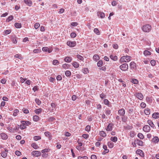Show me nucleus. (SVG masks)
I'll return each instance as SVG.
<instances>
[{
    "label": "nucleus",
    "instance_id": "774afa93",
    "mask_svg": "<svg viewBox=\"0 0 159 159\" xmlns=\"http://www.w3.org/2000/svg\"><path fill=\"white\" fill-rule=\"evenodd\" d=\"M78 159H88V157L84 156V157H78Z\"/></svg>",
    "mask_w": 159,
    "mask_h": 159
},
{
    "label": "nucleus",
    "instance_id": "7ed1b4c3",
    "mask_svg": "<svg viewBox=\"0 0 159 159\" xmlns=\"http://www.w3.org/2000/svg\"><path fill=\"white\" fill-rule=\"evenodd\" d=\"M120 67L121 70L125 71L128 69V65L126 63L123 64L120 66Z\"/></svg>",
    "mask_w": 159,
    "mask_h": 159
},
{
    "label": "nucleus",
    "instance_id": "9d476101",
    "mask_svg": "<svg viewBox=\"0 0 159 159\" xmlns=\"http://www.w3.org/2000/svg\"><path fill=\"white\" fill-rule=\"evenodd\" d=\"M125 110L123 108L120 109L118 111V114L121 116H124L125 114Z\"/></svg>",
    "mask_w": 159,
    "mask_h": 159
},
{
    "label": "nucleus",
    "instance_id": "4d7b16f0",
    "mask_svg": "<svg viewBox=\"0 0 159 159\" xmlns=\"http://www.w3.org/2000/svg\"><path fill=\"white\" fill-rule=\"evenodd\" d=\"M90 126L89 125H87L85 128V130L87 132H89L90 131Z\"/></svg>",
    "mask_w": 159,
    "mask_h": 159
},
{
    "label": "nucleus",
    "instance_id": "1a4fd4ad",
    "mask_svg": "<svg viewBox=\"0 0 159 159\" xmlns=\"http://www.w3.org/2000/svg\"><path fill=\"white\" fill-rule=\"evenodd\" d=\"M4 150L5 151H2L1 153L2 156L4 158L7 157V152H8V150L7 148H5Z\"/></svg>",
    "mask_w": 159,
    "mask_h": 159
},
{
    "label": "nucleus",
    "instance_id": "c756f323",
    "mask_svg": "<svg viewBox=\"0 0 159 159\" xmlns=\"http://www.w3.org/2000/svg\"><path fill=\"white\" fill-rule=\"evenodd\" d=\"M11 39L14 43H17V41L15 36H12L11 38Z\"/></svg>",
    "mask_w": 159,
    "mask_h": 159
},
{
    "label": "nucleus",
    "instance_id": "49530a36",
    "mask_svg": "<svg viewBox=\"0 0 159 159\" xmlns=\"http://www.w3.org/2000/svg\"><path fill=\"white\" fill-rule=\"evenodd\" d=\"M33 139L35 141H37L39 140L40 139H41V137L39 136H36L34 137Z\"/></svg>",
    "mask_w": 159,
    "mask_h": 159
},
{
    "label": "nucleus",
    "instance_id": "cd10ccee",
    "mask_svg": "<svg viewBox=\"0 0 159 159\" xmlns=\"http://www.w3.org/2000/svg\"><path fill=\"white\" fill-rule=\"evenodd\" d=\"M137 144L139 146H143V142L139 139H138L137 140Z\"/></svg>",
    "mask_w": 159,
    "mask_h": 159
},
{
    "label": "nucleus",
    "instance_id": "0eeeda50",
    "mask_svg": "<svg viewBox=\"0 0 159 159\" xmlns=\"http://www.w3.org/2000/svg\"><path fill=\"white\" fill-rule=\"evenodd\" d=\"M31 154L33 156L37 157L40 156L41 154V152L39 151H33Z\"/></svg>",
    "mask_w": 159,
    "mask_h": 159
},
{
    "label": "nucleus",
    "instance_id": "a878e982",
    "mask_svg": "<svg viewBox=\"0 0 159 159\" xmlns=\"http://www.w3.org/2000/svg\"><path fill=\"white\" fill-rule=\"evenodd\" d=\"M93 58L95 61H97L99 59L100 57L98 55L95 54L93 56Z\"/></svg>",
    "mask_w": 159,
    "mask_h": 159
},
{
    "label": "nucleus",
    "instance_id": "052dcab7",
    "mask_svg": "<svg viewBox=\"0 0 159 159\" xmlns=\"http://www.w3.org/2000/svg\"><path fill=\"white\" fill-rule=\"evenodd\" d=\"M26 128V126L22 124L20 125L19 126V128H20L21 129H25Z\"/></svg>",
    "mask_w": 159,
    "mask_h": 159
},
{
    "label": "nucleus",
    "instance_id": "a211bd4d",
    "mask_svg": "<svg viewBox=\"0 0 159 159\" xmlns=\"http://www.w3.org/2000/svg\"><path fill=\"white\" fill-rule=\"evenodd\" d=\"M130 67L131 69H135L136 67V64L134 62H131L130 64Z\"/></svg>",
    "mask_w": 159,
    "mask_h": 159
},
{
    "label": "nucleus",
    "instance_id": "69168bd1",
    "mask_svg": "<svg viewBox=\"0 0 159 159\" xmlns=\"http://www.w3.org/2000/svg\"><path fill=\"white\" fill-rule=\"evenodd\" d=\"M146 106V104L144 102H142L140 104V107L141 108H143Z\"/></svg>",
    "mask_w": 159,
    "mask_h": 159
},
{
    "label": "nucleus",
    "instance_id": "c03bdc74",
    "mask_svg": "<svg viewBox=\"0 0 159 159\" xmlns=\"http://www.w3.org/2000/svg\"><path fill=\"white\" fill-rule=\"evenodd\" d=\"M77 57L79 60L81 61H83V60H84V57L80 55H77Z\"/></svg>",
    "mask_w": 159,
    "mask_h": 159
},
{
    "label": "nucleus",
    "instance_id": "5fc2aeb1",
    "mask_svg": "<svg viewBox=\"0 0 159 159\" xmlns=\"http://www.w3.org/2000/svg\"><path fill=\"white\" fill-rule=\"evenodd\" d=\"M59 62L57 60H54L53 61V64L54 65H57L58 64Z\"/></svg>",
    "mask_w": 159,
    "mask_h": 159
},
{
    "label": "nucleus",
    "instance_id": "e433bc0d",
    "mask_svg": "<svg viewBox=\"0 0 159 159\" xmlns=\"http://www.w3.org/2000/svg\"><path fill=\"white\" fill-rule=\"evenodd\" d=\"M136 153L137 154H139L142 157L143 156V152L141 150H137L136 151Z\"/></svg>",
    "mask_w": 159,
    "mask_h": 159
},
{
    "label": "nucleus",
    "instance_id": "aec40b11",
    "mask_svg": "<svg viewBox=\"0 0 159 159\" xmlns=\"http://www.w3.org/2000/svg\"><path fill=\"white\" fill-rule=\"evenodd\" d=\"M152 117L154 119H157L159 118V113L158 112H155L152 114Z\"/></svg>",
    "mask_w": 159,
    "mask_h": 159
},
{
    "label": "nucleus",
    "instance_id": "5701e85b",
    "mask_svg": "<svg viewBox=\"0 0 159 159\" xmlns=\"http://www.w3.org/2000/svg\"><path fill=\"white\" fill-rule=\"evenodd\" d=\"M14 57L16 58H18L20 60H21L23 59V57H22L21 55L19 54H16L14 56Z\"/></svg>",
    "mask_w": 159,
    "mask_h": 159
},
{
    "label": "nucleus",
    "instance_id": "72a5a7b5",
    "mask_svg": "<svg viewBox=\"0 0 159 159\" xmlns=\"http://www.w3.org/2000/svg\"><path fill=\"white\" fill-rule=\"evenodd\" d=\"M138 137L141 139H143L144 138V136L143 134L141 133H139L137 135Z\"/></svg>",
    "mask_w": 159,
    "mask_h": 159
},
{
    "label": "nucleus",
    "instance_id": "ea45409f",
    "mask_svg": "<svg viewBox=\"0 0 159 159\" xmlns=\"http://www.w3.org/2000/svg\"><path fill=\"white\" fill-rule=\"evenodd\" d=\"M19 112V110L18 109H16L13 111V116H17L18 113Z\"/></svg>",
    "mask_w": 159,
    "mask_h": 159
},
{
    "label": "nucleus",
    "instance_id": "79ce46f5",
    "mask_svg": "<svg viewBox=\"0 0 159 159\" xmlns=\"http://www.w3.org/2000/svg\"><path fill=\"white\" fill-rule=\"evenodd\" d=\"M94 32L97 35H99L100 34V31L97 28H95L94 30Z\"/></svg>",
    "mask_w": 159,
    "mask_h": 159
},
{
    "label": "nucleus",
    "instance_id": "473e14b6",
    "mask_svg": "<svg viewBox=\"0 0 159 159\" xmlns=\"http://www.w3.org/2000/svg\"><path fill=\"white\" fill-rule=\"evenodd\" d=\"M11 32V30L10 29L5 30L4 31V35H6L10 34Z\"/></svg>",
    "mask_w": 159,
    "mask_h": 159
},
{
    "label": "nucleus",
    "instance_id": "338daca9",
    "mask_svg": "<svg viewBox=\"0 0 159 159\" xmlns=\"http://www.w3.org/2000/svg\"><path fill=\"white\" fill-rule=\"evenodd\" d=\"M146 100L147 102H151L152 101V100H151V98L148 97H147L146 98Z\"/></svg>",
    "mask_w": 159,
    "mask_h": 159
},
{
    "label": "nucleus",
    "instance_id": "2f4dec72",
    "mask_svg": "<svg viewBox=\"0 0 159 159\" xmlns=\"http://www.w3.org/2000/svg\"><path fill=\"white\" fill-rule=\"evenodd\" d=\"M145 56H147L148 55H150L151 54V53L150 51H148V50H145L143 52Z\"/></svg>",
    "mask_w": 159,
    "mask_h": 159
},
{
    "label": "nucleus",
    "instance_id": "f3484780",
    "mask_svg": "<svg viewBox=\"0 0 159 159\" xmlns=\"http://www.w3.org/2000/svg\"><path fill=\"white\" fill-rule=\"evenodd\" d=\"M64 60L66 62H70L72 61V58L71 57H67L65 58Z\"/></svg>",
    "mask_w": 159,
    "mask_h": 159
},
{
    "label": "nucleus",
    "instance_id": "8fccbe9b",
    "mask_svg": "<svg viewBox=\"0 0 159 159\" xmlns=\"http://www.w3.org/2000/svg\"><path fill=\"white\" fill-rule=\"evenodd\" d=\"M131 81L132 83H134V84H137L139 82L137 80L135 79H132L131 80Z\"/></svg>",
    "mask_w": 159,
    "mask_h": 159
},
{
    "label": "nucleus",
    "instance_id": "ddd939ff",
    "mask_svg": "<svg viewBox=\"0 0 159 159\" xmlns=\"http://www.w3.org/2000/svg\"><path fill=\"white\" fill-rule=\"evenodd\" d=\"M0 135L2 139L4 140H6L8 138L7 134L5 133H2Z\"/></svg>",
    "mask_w": 159,
    "mask_h": 159
},
{
    "label": "nucleus",
    "instance_id": "c9c22d12",
    "mask_svg": "<svg viewBox=\"0 0 159 159\" xmlns=\"http://www.w3.org/2000/svg\"><path fill=\"white\" fill-rule=\"evenodd\" d=\"M89 70L88 68H85L82 70V71L84 74H87L89 73Z\"/></svg>",
    "mask_w": 159,
    "mask_h": 159
},
{
    "label": "nucleus",
    "instance_id": "680f3d73",
    "mask_svg": "<svg viewBox=\"0 0 159 159\" xmlns=\"http://www.w3.org/2000/svg\"><path fill=\"white\" fill-rule=\"evenodd\" d=\"M150 63L151 65L153 66H155L156 65V61L154 60H152L150 61Z\"/></svg>",
    "mask_w": 159,
    "mask_h": 159
},
{
    "label": "nucleus",
    "instance_id": "6ab92c4d",
    "mask_svg": "<svg viewBox=\"0 0 159 159\" xmlns=\"http://www.w3.org/2000/svg\"><path fill=\"white\" fill-rule=\"evenodd\" d=\"M147 123L152 128L154 129L155 125L151 120H148Z\"/></svg>",
    "mask_w": 159,
    "mask_h": 159
},
{
    "label": "nucleus",
    "instance_id": "4be33fe9",
    "mask_svg": "<svg viewBox=\"0 0 159 159\" xmlns=\"http://www.w3.org/2000/svg\"><path fill=\"white\" fill-rule=\"evenodd\" d=\"M44 134L47 137H48L49 139H52V136L50 135V133L49 132L46 131L45 132Z\"/></svg>",
    "mask_w": 159,
    "mask_h": 159
},
{
    "label": "nucleus",
    "instance_id": "13d9d810",
    "mask_svg": "<svg viewBox=\"0 0 159 159\" xmlns=\"http://www.w3.org/2000/svg\"><path fill=\"white\" fill-rule=\"evenodd\" d=\"M104 103L106 105H109V102L108 101V100L107 99H105L104 100Z\"/></svg>",
    "mask_w": 159,
    "mask_h": 159
},
{
    "label": "nucleus",
    "instance_id": "423d86ee",
    "mask_svg": "<svg viewBox=\"0 0 159 159\" xmlns=\"http://www.w3.org/2000/svg\"><path fill=\"white\" fill-rule=\"evenodd\" d=\"M134 96L140 100H142L143 98V95L142 93H136L134 94Z\"/></svg>",
    "mask_w": 159,
    "mask_h": 159
},
{
    "label": "nucleus",
    "instance_id": "9b49d317",
    "mask_svg": "<svg viewBox=\"0 0 159 159\" xmlns=\"http://www.w3.org/2000/svg\"><path fill=\"white\" fill-rule=\"evenodd\" d=\"M159 139L158 138L157 136L154 137L152 139V141L153 143L156 144L158 143Z\"/></svg>",
    "mask_w": 159,
    "mask_h": 159
},
{
    "label": "nucleus",
    "instance_id": "b1692460",
    "mask_svg": "<svg viewBox=\"0 0 159 159\" xmlns=\"http://www.w3.org/2000/svg\"><path fill=\"white\" fill-rule=\"evenodd\" d=\"M144 112L146 115H149L150 113V110L149 108H147L145 109Z\"/></svg>",
    "mask_w": 159,
    "mask_h": 159
},
{
    "label": "nucleus",
    "instance_id": "4468645a",
    "mask_svg": "<svg viewBox=\"0 0 159 159\" xmlns=\"http://www.w3.org/2000/svg\"><path fill=\"white\" fill-rule=\"evenodd\" d=\"M110 58L114 61H116L118 60L117 57L114 54H111L110 55Z\"/></svg>",
    "mask_w": 159,
    "mask_h": 159
},
{
    "label": "nucleus",
    "instance_id": "a19ab883",
    "mask_svg": "<svg viewBox=\"0 0 159 159\" xmlns=\"http://www.w3.org/2000/svg\"><path fill=\"white\" fill-rule=\"evenodd\" d=\"M108 146L109 148H112L114 146V144L112 142H109L108 143Z\"/></svg>",
    "mask_w": 159,
    "mask_h": 159
},
{
    "label": "nucleus",
    "instance_id": "a18cd8bd",
    "mask_svg": "<svg viewBox=\"0 0 159 159\" xmlns=\"http://www.w3.org/2000/svg\"><path fill=\"white\" fill-rule=\"evenodd\" d=\"M41 52V50L40 49H35L33 50V52L35 53H40Z\"/></svg>",
    "mask_w": 159,
    "mask_h": 159
},
{
    "label": "nucleus",
    "instance_id": "0e129e2a",
    "mask_svg": "<svg viewBox=\"0 0 159 159\" xmlns=\"http://www.w3.org/2000/svg\"><path fill=\"white\" fill-rule=\"evenodd\" d=\"M22 110H23V112L25 113L28 114V113H29V111L28 110V109H26V108H24L22 109Z\"/></svg>",
    "mask_w": 159,
    "mask_h": 159
},
{
    "label": "nucleus",
    "instance_id": "6e6d98bb",
    "mask_svg": "<svg viewBox=\"0 0 159 159\" xmlns=\"http://www.w3.org/2000/svg\"><path fill=\"white\" fill-rule=\"evenodd\" d=\"M19 129V125L15 126V127L13 128L14 132L17 131Z\"/></svg>",
    "mask_w": 159,
    "mask_h": 159
},
{
    "label": "nucleus",
    "instance_id": "39448f33",
    "mask_svg": "<svg viewBox=\"0 0 159 159\" xmlns=\"http://www.w3.org/2000/svg\"><path fill=\"white\" fill-rule=\"evenodd\" d=\"M76 42L75 41H69L67 42V45L71 47H75L76 45Z\"/></svg>",
    "mask_w": 159,
    "mask_h": 159
},
{
    "label": "nucleus",
    "instance_id": "2eb2a0df",
    "mask_svg": "<svg viewBox=\"0 0 159 159\" xmlns=\"http://www.w3.org/2000/svg\"><path fill=\"white\" fill-rule=\"evenodd\" d=\"M97 15L98 16H100L101 18H104L105 14L104 13L101 12L100 11H98L97 12Z\"/></svg>",
    "mask_w": 159,
    "mask_h": 159
},
{
    "label": "nucleus",
    "instance_id": "de8ad7c7",
    "mask_svg": "<svg viewBox=\"0 0 159 159\" xmlns=\"http://www.w3.org/2000/svg\"><path fill=\"white\" fill-rule=\"evenodd\" d=\"M65 75L67 77L70 76L71 75V72L69 70H66L65 72Z\"/></svg>",
    "mask_w": 159,
    "mask_h": 159
},
{
    "label": "nucleus",
    "instance_id": "603ef678",
    "mask_svg": "<svg viewBox=\"0 0 159 159\" xmlns=\"http://www.w3.org/2000/svg\"><path fill=\"white\" fill-rule=\"evenodd\" d=\"M62 67L65 69H68L69 67V65L67 64H65L63 65Z\"/></svg>",
    "mask_w": 159,
    "mask_h": 159
},
{
    "label": "nucleus",
    "instance_id": "f704fd0d",
    "mask_svg": "<svg viewBox=\"0 0 159 159\" xmlns=\"http://www.w3.org/2000/svg\"><path fill=\"white\" fill-rule=\"evenodd\" d=\"M13 19V16L12 15L9 16L6 20V21L9 22Z\"/></svg>",
    "mask_w": 159,
    "mask_h": 159
},
{
    "label": "nucleus",
    "instance_id": "37998d69",
    "mask_svg": "<svg viewBox=\"0 0 159 159\" xmlns=\"http://www.w3.org/2000/svg\"><path fill=\"white\" fill-rule=\"evenodd\" d=\"M111 140L112 141L116 142L117 140V138L116 137V136L111 137Z\"/></svg>",
    "mask_w": 159,
    "mask_h": 159
},
{
    "label": "nucleus",
    "instance_id": "58836bf2",
    "mask_svg": "<svg viewBox=\"0 0 159 159\" xmlns=\"http://www.w3.org/2000/svg\"><path fill=\"white\" fill-rule=\"evenodd\" d=\"M33 120L35 121H37L39 120V117L38 116L35 115L33 117Z\"/></svg>",
    "mask_w": 159,
    "mask_h": 159
},
{
    "label": "nucleus",
    "instance_id": "4c0bfd02",
    "mask_svg": "<svg viewBox=\"0 0 159 159\" xmlns=\"http://www.w3.org/2000/svg\"><path fill=\"white\" fill-rule=\"evenodd\" d=\"M31 146L35 149H37L39 148L37 144L35 143H32L31 144Z\"/></svg>",
    "mask_w": 159,
    "mask_h": 159
},
{
    "label": "nucleus",
    "instance_id": "20e7f679",
    "mask_svg": "<svg viewBox=\"0 0 159 159\" xmlns=\"http://www.w3.org/2000/svg\"><path fill=\"white\" fill-rule=\"evenodd\" d=\"M113 126V123H109L105 128V129L107 131H110L112 130Z\"/></svg>",
    "mask_w": 159,
    "mask_h": 159
},
{
    "label": "nucleus",
    "instance_id": "e2e57ef3",
    "mask_svg": "<svg viewBox=\"0 0 159 159\" xmlns=\"http://www.w3.org/2000/svg\"><path fill=\"white\" fill-rule=\"evenodd\" d=\"M40 24L39 23H37L34 25V27L35 29H37L40 26Z\"/></svg>",
    "mask_w": 159,
    "mask_h": 159
},
{
    "label": "nucleus",
    "instance_id": "f257e3e1",
    "mask_svg": "<svg viewBox=\"0 0 159 159\" xmlns=\"http://www.w3.org/2000/svg\"><path fill=\"white\" fill-rule=\"evenodd\" d=\"M131 59V57L129 56H125L122 57L120 60L121 63L124 62H129Z\"/></svg>",
    "mask_w": 159,
    "mask_h": 159
},
{
    "label": "nucleus",
    "instance_id": "dca6fc26",
    "mask_svg": "<svg viewBox=\"0 0 159 159\" xmlns=\"http://www.w3.org/2000/svg\"><path fill=\"white\" fill-rule=\"evenodd\" d=\"M78 145L77 146L76 148L79 151H83V149H82L81 146L82 145V143L80 142L79 143L78 141Z\"/></svg>",
    "mask_w": 159,
    "mask_h": 159
},
{
    "label": "nucleus",
    "instance_id": "6e6552de",
    "mask_svg": "<svg viewBox=\"0 0 159 159\" xmlns=\"http://www.w3.org/2000/svg\"><path fill=\"white\" fill-rule=\"evenodd\" d=\"M143 129L144 132H148L150 130V127L149 125H146L143 127Z\"/></svg>",
    "mask_w": 159,
    "mask_h": 159
},
{
    "label": "nucleus",
    "instance_id": "3c124183",
    "mask_svg": "<svg viewBox=\"0 0 159 159\" xmlns=\"http://www.w3.org/2000/svg\"><path fill=\"white\" fill-rule=\"evenodd\" d=\"M102 60L99 61L97 63V66L98 67H101L102 65Z\"/></svg>",
    "mask_w": 159,
    "mask_h": 159
},
{
    "label": "nucleus",
    "instance_id": "864d4df0",
    "mask_svg": "<svg viewBox=\"0 0 159 159\" xmlns=\"http://www.w3.org/2000/svg\"><path fill=\"white\" fill-rule=\"evenodd\" d=\"M35 101L36 103L38 105H39L41 104V101L38 98H36L35 99Z\"/></svg>",
    "mask_w": 159,
    "mask_h": 159
},
{
    "label": "nucleus",
    "instance_id": "bf43d9fd",
    "mask_svg": "<svg viewBox=\"0 0 159 159\" xmlns=\"http://www.w3.org/2000/svg\"><path fill=\"white\" fill-rule=\"evenodd\" d=\"M111 113V111L109 109H107L106 110L105 114L106 115H109Z\"/></svg>",
    "mask_w": 159,
    "mask_h": 159
},
{
    "label": "nucleus",
    "instance_id": "f03ea898",
    "mask_svg": "<svg viewBox=\"0 0 159 159\" xmlns=\"http://www.w3.org/2000/svg\"><path fill=\"white\" fill-rule=\"evenodd\" d=\"M151 26L148 24L144 25L142 27V29L145 32H148L151 30Z\"/></svg>",
    "mask_w": 159,
    "mask_h": 159
},
{
    "label": "nucleus",
    "instance_id": "f8f14e48",
    "mask_svg": "<svg viewBox=\"0 0 159 159\" xmlns=\"http://www.w3.org/2000/svg\"><path fill=\"white\" fill-rule=\"evenodd\" d=\"M20 122L22 124L26 125H29L31 124V123L29 121L21 120Z\"/></svg>",
    "mask_w": 159,
    "mask_h": 159
},
{
    "label": "nucleus",
    "instance_id": "393cba45",
    "mask_svg": "<svg viewBox=\"0 0 159 159\" xmlns=\"http://www.w3.org/2000/svg\"><path fill=\"white\" fill-rule=\"evenodd\" d=\"M99 134L101 136L103 137H105L107 135L106 133L103 131H100Z\"/></svg>",
    "mask_w": 159,
    "mask_h": 159
},
{
    "label": "nucleus",
    "instance_id": "412c9836",
    "mask_svg": "<svg viewBox=\"0 0 159 159\" xmlns=\"http://www.w3.org/2000/svg\"><path fill=\"white\" fill-rule=\"evenodd\" d=\"M25 3L29 6H31L32 4V2L31 0H24Z\"/></svg>",
    "mask_w": 159,
    "mask_h": 159
},
{
    "label": "nucleus",
    "instance_id": "c85d7f7f",
    "mask_svg": "<svg viewBox=\"0 0 159 159\" xmlns=\"http://www.w3.org/2000/svg\"><path fill=\"white\" fill-rule=\"evenodd\" d=\"M42 109L40 108L36 109L34 110V112L37 114H39L41 113L42 111Z\"/></svg>",
    "mask_w": 159,
    "mask_h": 159
},
{
    "label": "nucleus",
    "instance_id": "bb28decb",
    "mask_svg": "<svg viewBox=\"0 0 159 159\" xmlns=\"http://www.w3.org/2000/svg\"><path fill=\"white\" fill-rule=\"evenodd\" d=\"M72 65L75 68H77L79 67V64L78 63L74 61L72 63Z\"/></svg>",
    "mask_w": 159,
    "mask_h": 159
},
{
    "label": "nucleus",
    "instance_id": "09e8293b",
    "mask_svg": "<svg viewBox=\"0 0 159 159\" xmlns=\"http://www.w3.org/2000/svg\"><path fill=\"white\" fill-rule=\"evenodd\" d=\"M7 129L10 132L14 133L13 128L10 126L7 127Z\"/></svg>",
    "mask_w": 159,
    "mask_h": 159
},
{
    "label": "nucleus",
    "instance_id": "7c9ffc66",
    "mask_svg": "<svg viewBox=\"0 0 159 159\" xmlns=\"http://www.w3.org/2000/svg\"><path fill=\"white\" fill-rule=\"evenodd\" d=\"M21 26L22 25L20 23H16L15 24V26L17 28H21Z\"/></svg>",
    "mask_w": 159,
    "mask_h": 159
}]
</instances>
